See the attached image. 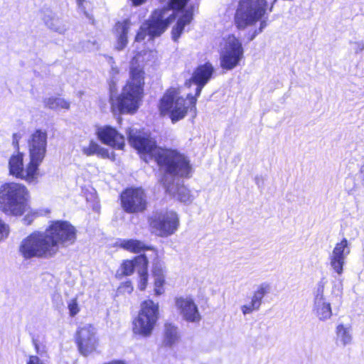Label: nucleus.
I'll use <instances>...</instances> for the list:
<instances>
[{
	"label": "nucleus",
	"mask_w": 364,
	"mask_h": 364,
	"mask_svg": "<svg viewBox=\"0 0 364 364\" xmlns=\"http://www.w3.org/2000/svg\"><path fill=\"white\" fill-rule=\"evenodd\" d=\"M77 230L70 222L52 220L44 232L33 231L21 242L18 251L25 259L54 257L60 247L75 243Z\"/></svg>",
	"instance_id": "nucleus-1"
},
{
	"label": "nucleus",
	"mask_w": 364,
	"mask_h": 364,
	"mask_svg": "<svg viewBox=\"0 0 364 364\" xmlns=\"http://www.w3.org/2000/svg\"><path fill=\"white\" fill-rule=\"evenodd\" d=\"M129 141L143 157L154 159L166 174L180 178L191 177L192 166L183 154L176 149L158 147L155 141L139 135L129 136ZM144 160L147 161L146 159Z\"/></svg>",
	"instance_id": "nucleus-2"
},
{
	"label": "nucleus",
	"mask_w": 364,
	"mask_h": 364,
	"mask_svg": "<svg viewBox=\"0 0 364 364\" xmlns=\"http://www.w3.org/2000/svg\"><path fill=\"white\" fill-rule=\"evenodd\" d=\"M129 74V78L122 87L120 94L109 95L110 109L114 114H134L143 102L146 73L137 55L131 59Z\"/></svg>",
	"instance_id": "nucleus-3"
},
{
	"label": "nucleus",
	"mask_w": 364,
	"mask_h": 364,
	"mask_svg": "<svg viewBox=\"0 0 364 364\" xmlns=\"http://www.w3.org/2000/svg\"><path fill=\"white\" fill-rule=\"evenodd\" d=\"M29 192L19 183L6 182L0 186V210L7 215L21 216L28 212L23 220L30 225L33 218L38 216L36 210H30Z\"/></svg>",
	"instance_id": "nucleus-4"
},
{
	"label": "nucleus",
	"mask_w": 364,
	"mask_h": 364,
	"mask_svg": "<svg viewBox=\"0 0 364 364\" xmlns=\"http://www.w3.org/2000/svg\"><path fill=\"white\" fill-rule=\"evenodd\" d=\"M190 0H168L167 6L154 9L148 19L139 27L135 35V41L141 42L149 36L150 40L161 36L175 19L174 13L166 16L169 10L182 11Z\"/></svg>",
	"instance_id": "nucleus-5"
},
{
	"label": "nucleus",
	"mask_w": 364,
	"mask_h": 364,
	"mask_svg": "<svg viewBox=\"0 0 364 364\" xmlns=\"http://www.w3.org/2000/svg\"><path fill=\"white\" fill-rule=\"evenodd\" d=\"M197 85L195 95L188 94L186 99L189 101V106L185 104V99L179 97V90L176 87L168 88L158 104V109L161 117L168 116L173 124L182 120L188 112H193V117L197 114V98L200 96L203 87L205 85L195 83Z\"/></svg>",
	"instance_id": "nucleus-6"
},
{
	"label": "nucleus",
	"mask_w": 364,
	"mask_h": 364,
	"mask_svg": "<svg viewBox=\"0 0 364 364\" xmlns=\"http://www.w3.org/2000/svg\"><path fill=\"white\" fill-rule=\"evenodd\" d=\"M274 4L267 0H238L234 14V23L237 29L243 30L259 21V26L255 33H261L267 26L264 16L272 11Z\"/></svg>",
	"instance_id": "nucleus-7"
},
{
	"label": "nucleus",
	"mask_w": 364,
	"mask_h": 364,
	"mask_svg": "<svg viewBox=\"0 0 364 364\" xmlns=\"http://www.w3.org/2000/svg\"><path fill=\"white\" fill-rule=\"evenodd\" d=\"M152 232L161 237L173 235L179 227V218L173 210L156 211L148 218Z\"/></svg>",
	"instance_id": "nucleus-8"
},
{
	"label": "nucleus",
	"mask_w": 364,
	"mask_h": 364,
	"mask_svg": "<svg viewBox=\"0 0 364 364\" xmlns=\"http://www.w3.org/2000/svg\"><path fill=\"white\" fill-rule=\"evenodd\" d=\"M122 210L129 214L142 213L146 210L148 202L144 190L141 187H127L119 196Z\"/></svg>",
	"instance_id": "nucleus-9"
},
{
	"label": "nucleus",
	"mask_w": 364,
	"mask_h": 364,
	"mask_svg": "<svg viewBox=\"0 0 364 364\" xmlns=\"http://www.w3.org/2000/svg\"><path fill=\"white\" fill-rule=\"evenodd\" d=\"M24 155L21 152L13 154L9 161V173L16 178L32 182L37 178L39 164L30 158V161L23 168Z\"/></svg>",
	"instance_id": "nucleus-10"
},
{
	"label": "nucleus",
	"mask_w": 364,
	"mask_h": 364,
	"mask_svg": "<svg viewBox=\"0 0 364 364\" xmlns=\"http://www.w3.org/2000/svg\"><path fill=\"white\" fill-rule=\"evenodd\" d=\"M48 134L46 131L36 129L28 140L29 158L41 164L46 154Z\"/></svg>",
	"instance_id": "nucleus-11"
},
{
	"label": "nucleus",
	"mask_w": 364,
	"mask_h": 364,
	"mask_svg": "<svg viewBox=\"0 0 364 364\" xmlns=\"http://www.w3.org/2000/svg\"><path fill=\"white\" fill-rule=\"evenodd\" d=\"M76 342L80 353L87 356L94 352L97 346L98 340L95 328L91 325L80 327L76 333Z\"/></svg>",
	"instance_id": "nucleus-12"
},
{
	"label": "nucleus",
	"mask_w": 364,
	"mask_h": 364,
	"mask_svg": "<svg viewBox=\"0 0 364 364\" xmlns=\"http://www.w3.org/2000/svg\"><path fill=\"white\" fill-rule=\"evenodd\" d=\"M96 136L103 144L113 149L123 150L125 146L124 136L112 126L105 125L98 127Z\"/></svg>",
	"instance_id": "nucleus-13"
},
{
	"label": "nucleus",
	"mask_w": 364,
	"mask_h": 364,
	"mask_svg": "<svg viewBox=\"0 0 364 364\" xmlns=\"http://www.w3.org/2000/svg\"><path fill=\"white\" fill-rule=\"evenodd\" d=\"M243 56L242 44L235 40L232 41L220 56V66L225 70L235 68Z\"/></svg>",
	"instance_id": "nucleus-14"
},
{
	"label": "nucleus",
	"mask_w": 364,
	"mask_h": 364,
	"mask_svg": "<svg viewBox=\"0 0 364 364\" xmlns=\"http://www.w3.org/2000/svg\"><path fill=\"white\" fill-rule=\"evenodd\" d=\"M175 304L177 309L184 318H200L197 305L190 297H176Z\"/></svg>",
	"instance_id": "nucleus-15"
},
{
	"label": "nucleus",
	"mask_w": 364,
	"mask_h": 364,
	"mask_svg": "<svg viewBox=\"0 0 364 364\" xmlns=\"http://www.w3.org/2000/svg\"><path fill=\"white\" fill-rule=\"evenodd\" d=\"M348 247V240L346 238L336 244L331 257V265L338 274L343 273L345 262V249Z\"/></svg>",
	"instance_id": "nucleus-16"
},
{
	"label": "nucleus",
	"mask_w": 364,
	"mask_h": 364,
	"mask_svg": "<svg viewBox=\"0 0 364 364\" xmlns=\"http://www.w3.org/2000/svg\"><path fill=\"white\" fill-rule=\"evenodd\" d=\"M335 333V343L337 346L344 348L352 343L353 328L350 323H338L336 326Z\"/></svg>",
	"instance_id": "nucleus-17"
},
{
	"label": "nucleus",
	"mask_w": 364,
	"mask_h": 364,
	"mask_svg": "<svg viewBox=\"0 0 364 364\" xmlns=\"http://www.w3.org/2000/svg\"><path fill=\"white\" fill-rule=\"evenodd\" d=\"M270 287L268 284L263 283L260 284L257 289L254 292L250 305H243L241 307L243 314H247L259 309L262 298L269 292Z\"/></svg>",
	"instance_id": "nucleus-18"
},
{
	"label": "nucleus",
	"mask_w": 364,
	"mask_h": 364,
	"mask_svg": "<svg viewBox=\"0 0 364 364\" xmlns=\"http://www.w3.org/2000/svg\"><path fill=\"white\" fill-rule=\"evenodd\" d=\"M213 72L214 68L212 64L209 62H206L196 68L190 78V81L193 83L206 85L211 78Z\"/></svg>",
	"instance_id": "nucleus-19"
},
{
	"label": "nucleus",
	"mask_w": 364,
	"mask_h": 364,
	"mask_svg": "<svg viewBox=\"0 0 364 364\" xmlns=\"http://www.w3.org/2000/svg\"><path fill=\"white\" fill-rule=\"evenodd\" d=\"M135 261L137 264H141V269L138 270L139 280L138 282V288L141 291L146 289L148 284V267L149 259L144 254L135 257Z\"/></svg>",
	"instance_id": "nucleus-20"
},
{
	"label": "nucleus",
	"mask_w": 364,
	"mask_h": 364,
	"mask_svg": "<svg viewBox=\"0 0 364 364\" xmlns=\"http://www.w3.org/2000/svg\"><path fill=\"white\" fill-rule=\"evenodd\" d=\"M159 306L151 299H146L141 303L137 318H158Z\"/></svg>",
	"instance_id": "nucleus-21"
},
{
	"label": "nucleus",
	"mask_w": 364,
	"mask_h": 364,
	"mask_svg": "<svg viewBox=\"0 0 364 364\" xmlns=\"http://www.w3.org/2000/svg\"><path fill=\"white\" fill-rule=\"evenodd\" d=\"M181 336L178 328L171 323H166L164 326L163 344L167 347H172L180 340Z\"/></svg>",
	"instance_id": "nucleus-22"
},
{
	"label": "nucleus",
	"mask_w": 364,
	"mask_h": 364,
	"mask_svg": "<svg viewBox=\"0 0 364 364\" xmlns=\"http://www.w3.org/2000/svg\"><path fill=\"white\" fill-rule=\"evenodd\" d=\"M82 151L87 156L97 155L102 159H114V155H111L107 149L102 147L93 140L90 141L87 146L83 147Z\"/></svg>",
	"instance_id": "nucleus-23"
},
{
	"label": "nucleus",
	"mask_w": 364,
	"mask_h": 364,
	"mask_svg": "<svg viewBox=\"0 0 364 364\" xmlns=\"http://www.w3.org/2000/svg\"><path fill=\"white\" fill-rule=\"evenodd\" d=\"M193 19V13L191 11H186L177 21L176 25L172 28L171 37L174 41H178L181 35L183 32L184 28L189 24Z\"/></svg>",
	"instance_id": "nucleus-24"
},
{
	"label": "nucleus",
	"mask_w": 364,
	"mask_h": 364,
	"mask_svg": "<svg viewBox=\"0 0 364 364\" xmlns=\"http://www.w3.org/2000/svg\"><path fill=\"white\" fill-rule=\"evenodd\" d=\"M156 320H134L133 332L144 337L151 335Z\"/></svg>",
	"instance_id": "nucleus-25"
},
{
	"label": "nucleus",
	"mask_w": 364,
	"mask_h": 364,
	"mask_svg": "<svg viewBox=\"0 0 364 364\" xmlns=\"http://www.w3.org/2000/svg\"><path fill=\"white\" fill-rule=\"evenodd\" d=\"M120 247L132 253H140L151 249V247L145 245L141 241L134 239L123 240L120 242Z\"/></svg>",
	"instance_id": "nucleus-26"
},
{
	"label": "nucleus",
	"mask_w": 364,
	"mask_h": 364,
	"mask_svg": "<svg viewBox=\"0 0 364 364\" xmlns=\"http://www.w3.org/2000/svg\"><path fill=\"white\" fill-rule=\"evenodd\" d=\"M152 275L155 278L154 280V292L156 296L162 294L164 291V285L165 284V278L164 270L160 265L154 264L152 269Z\"/></svg>",
	"instance_id": "nucleus-27"
},
{
	"label": "nucleus",
	"mask_w": 364,
	"mask_h": 364,
	"mask_svg": "<svg viewBox=\"0 0 364 364\" xmlns=\"http://www.w3.org/2000/svg\"><path fill=\"white\" fill-rule=\"evenodd\" d=\"M45 107L50 109H59L70 108V102L63 98L57 97H50L43 100Z\"/></svg>",
	"instance_id": "nucleus-28"
},
{
	"label": "nucleus",
	"mask_w": 364,
	"mask_h": 364,
	"mask_svg": "<svg viewBox=\"0 0 364 364\" xmlns=\"http://www.w3.org/2000/svg\"><path fill=\"white\" fill-rule=\"evenodd\" d=\"M314 308L319 318H329L332 315L330 303L326 302L324 300L322 301H314Z\"/></svg>",
	"instance_id": "nucleus-29"
},
{
	"label": "nucleus",
	"mask_w": 364,
	"mask_h": 364,
	"mask_svg": "<svg viewBox=\"0 0 364 364\" xmlns=\"http://www.w3.org/2000/svg\"><path fill=\"white\" fill-rule=\"evenodd\" d=\"M130 20L129 18L117 21L113 27V31L116 35L127 34L129 28Z\"/></svg>",
	"instance_id": "nucleus-30"
},
{
	"label": "nucleus",
	"mask_w": 364,
	"mask_h": 364,
	"mask_svg": "<svg viewBox=\"0 0 364 364\" xmlns=\"http://www.w3.org/2000/svg\"><path fill=\"white\" fill-rule=\"evenodd\" d=\"M136 266H139L141 267V264H137L135 261V257L133 259H126L124 260L122 263V274L124 276H130L134 272V268Z\"/></svg>",
	"instance_id": "nucleus-31"
},
{
	"label": "nucleus",
	"mask_w": 364,
	"mask_h": 364,
	"mask_svg": "<svg viewBox=\"0 0 364 364\" xmlns=\"http://www.w3.org/2000/svg\"><path fill=\"white\" fill-rule=\"evenodd\" d=\"M174 196L181 202H188L191 199L189 190L183 185L177 187Z\"/></svg>",
	"instance_id": "nucleus-32"
},
{
	"label": "nucleus",
	"mask_w": 364,
	"mask_h": 364,
	"mask_svg": "<svg viewBox=\"0 0 364 364\" xmlns=\"http://www.w3.org/2000/svg\"><path fill=\"white\" fill-rule=\"evenodd\" d=\"M68 309L70 316H75L80 311V306L77 298H73L68 304Z\"/></svg>",
	"instance_id": "nucleus-33"
},
{
	"label": "nucleus",
	"mask_w": 364,
	"mask_h": 364,
	"mask_svg": "<svg viewBox=\"0 0 364 364\" xmlns=\"http://www.w3.org/2000/svg\"><path fill=\"white\" fill-rule=\"evenodd\" d=\"M78 9L81 10V11L84 14V15L90 20L92 23L95 21V18L92 14L89 13L85 8V3L87 2V0H75Z\"/></svg>",
	"instance_id": "nucleus-34"
},
{
	"label": "nucleus",
	"mask_w": 364,
	"mask_h": 364,
	"mask_svg": "<svg viewBox=\"0 0 364 364\" xmlns=\"http://www.w3.org/2000/svg\"><path fill=\"white\" fill-rule=\"evenodd\" d=\"M128 43L127 34L117 35L116 49L117 50H123Z\"/></svg>",
	"instance_id": "nucleus-35"
},
{
	"label": "nucleus",
	"mask_w": 364,
	"mask_h": 364,
	"mask_svg": "<svg viewBox=\"0 0 364 364\" xmlns=\"http://www.w3.org/2000/svg\"><path fill=\"white\" fill-rule=\"evenodd\" d=\"M325 288V282L321 280L318 283L316 294L315 295L314 301H322L324 300L323 292Z\"/></svg>",
	"instance_id": "nucleus-36"
},
{
	"label": "nucleus",
	"mask_w": 364,
	"mask_h": 364,
	"mask_svg": "<svg viewBox=\"0 0 364 364\" xmlns=\"http://www.w3.org/2000/svg\"><path fill=\"white\" fill-rule=\"evenodd\" d=\"M9 226L0 218V242L8 237Z\"/></svg>",
	"instance_id": "nucleus-37"
},
{
	"label": "nucleus",
	"mask_w": 364,
	"mask_h": 364,
	"mask_svg": "<svg viewBox=\"0 0 364 364\" xmlns=\"http://www.w3.org/2000/svg\"><path fill=\"white\" fill-rule=\"evenodd\" d=\"M119 289H122L124 292H127L129 294L132 293L134 289L131 281H126L121 284V285L119 286Z\"/></svg>",
	"instance_id": "nucleus-38"
},
{
	"label": "nucleus",
	"mask_w": 364,
	"mask_h": 364,
	"mask_svg": "<svg viewBox=\"0 0 364 364\" xmlns=\"http://www.w3.org/2000/svg\"><path fill=\"white\" fill-rule=\"evenodd\" d=\"M27 364H44L37 356H31Z\"/></svg>",
	"instance_id": "nucleus-39"
},
{
	"label": "nucleus",
	"mask_w": 364,
	"mask_h": 364,
	"mask_svg": "<svg viewBox=\"0 0 364 364\" xmlns=\"http://www.w3.org/2000/svg\"><path fill=\"white\" fill-rule=\"evenodd\" d=\"M159 1L161 3V4H164L165 2L167 1V0H159Z\"/></svg>",
	"instance_id": "nucleus-40"
},
{
	"label": "nucleus",
	"mask_w": 364,
	"mask_h": 364,
	"mask_svg": "<svg viewBox=\"0 0 364 364\" xmlns=\"http://www.w3.org/2000/svg\"><path fill=\"white\" fill-rule=\"evenodd\" d=\"M15 144H16V147L18 148V141H16Z\"/></svg>",
	"instance_id": "nucleus-41"
},
{
	"label": "nucleus",
	"mask_w": 364,
	"mask_h": 364,
	"mask_svg": "<svg viewBox=\"0 0 364 364\" xmlns=\"http://www.w3.org/2000/svg\"><path fill=\"white\" fill-rule=\"evenodd\" d=\"M364 171V165L362 166L361 171Z\"/></svg>",
	"instance_id": "nucleus-42"
},
{
	"label": "nucleus",
	"mask_w": 364,
	"mask_h": 364,
	"mask_svg": "<svg viewBox=\"0 0 364 364\" xmlns=\"http://www.w3.org/2000/svg\"><path fill=\"white\" fill-rule=\"evenodd\" d=\"M36 348L38 350V346L35 343Z\"/></svg>",
	"instance_id": "nucleus-43"
}]
</instances>
